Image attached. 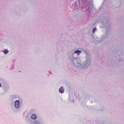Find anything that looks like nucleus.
<instances>
[{
	"label": "nucleus",
	"instance_id": "obj_1",
	"mask_svg": "<svg viewBox=\"0 0 124 124\" xmlns=\"http://www.w3.org/2000/svg\"><path fill=\"white\" fill-rule=\"evenodd\" d=\"M72 63L78 69H87L90 66L91 62L86 60L83 62L82 59L78 57L75 58V61H73Z\"/></svg>",
	"mask_w": 124,
	"mask_h": 124
},
{
	"label": "nucleus",
	"instance_id": "obj_2",
	"mask_svg": "<svg viewBox=\"0 0 124 124\" xmlns=\"http://www.w3.org/2000/svg\"><path fill=\"white\" fill-rule=\"evenodd\" d=\"M89 39L92 42L95 43L102 42L100 38L96 36H94L93 34L90 35Z\"/></svg>",
	"mask_w": 124,
	"mask_h": 124
},
{
	"label": "nucleus",
	"instance_id": "obj_5",
	"mask_svg": "<svg viewBox=\"0 0 124 124\" xmlns=\"http://www.w3.org/2000/svg\"><path fill=\"white\" fill-rule=\"evenodd\" d=\"M104 26L106 29H108V28L110 26V25L109 24L108 20H106V19L104 18L103 19V21L102 22Z\"/></svg>",
	"mask_w": 124,
	"mask_h": 124
},
{
	"label": "nucleus",
	"instance_id": "obj_20",
	"mask_svg": "<svg viewBox=\"0 0 124 124\" xmlns=\"http://www.w3.org/2000/svg\"><path fill=\"white\" fill-rule=\"evenodd\" d=\"M13 68V67H12V66H11V70Z\"/></svg>",
	"mask_w": 124,
	"mask_h": 124
},
{
	"label": "nucleus",
	"instance_id": "obj_4",
	"mask_svg": "<svg viewBox=\"0 0 124 124\" xmlns=\"http://www.w3.org/2000/svg\"><path fill=\"white\" fill-rule=\"evenodd\" d=\"M110 33L109 32L107 31L102 35L100 36L102 42L104 41H106L107 39H108L109 37Z\"/></svg>",
	"mask_w": 124,
	"mask_h": 124
},
{
	"label": "nucleus",
	"instance_id": "obj_8",
	"mask_svg": "<svg viewBox=\"0 0 124 124\" xmlns=\"http://www.w3.org/2000/svg\"><path fill=\"white\" fill-rule=\"evenodd\" d=\"M104 108L102 105H100L99 107V108H97V109H94L93 108L92 109V110L94 112H96V111H99L101 112L104 110Z\"/></svg>",
	"mask_w": 124,
	"mask_h": 124
},
{
	"label": "nucleus",
	"instance_id": "obj_14",
	"mask_svg": "<svg viewBox=\"0 0 124 124\" xmlns=\"http://www.w3.org/2000/svg\"><path fill=\"white\" fill-rule=\"evenodd\" d=\"M97 30V28L96 27L93 28L92 29V33L93 34V33H94Z\"/></svg>",
	"mask_w": 124,
	"mask_h": 124
},
{
	"label": "nucleus",
	"instance_id": "obj_3",
	"mask_svg": "<svg viewBox=\"0 0 124 124\" xmlns=\"http://www.w3.org/2000/svg\"><path fill=\"white\" fill-rule=\"evenodd\" d=\"M74 54L73 50L69 51L68 53L69 58L71 63H72L73 61H75V60L76 57H74Z\"/></svg>",
	"mask_w": 124,
	"mask_h": 124
},
{
	"label": "nucleus",
	"instance_id": "obj_22",
	"mask_svg": "<svg viewBox=\"0 0 124 124\" xmlns=\"http://www.w3.org/2000/svg\"><path fill=\"white\" fill-rule=\"evenodd\" d=\"M2 86V85L0 83V87H1Z\"/></svg>",
	"mask_w": 124,
	"mask_h": 124
},
{
	"label": "nucleus",
	"instance_id": "obj_15",
	"mask_svg": "<svg viewBox=\"0 0 124 124\" xmlns=\"http://www.w3.org/2000/svg\"><path fill=\"white\" fill-rule=\"evenodd\" d=\"M94 9V8L93 7V6L92 5H91V6H90L88 8V10H93V9Z\"/></svg>",
	"mask_w": 124,
	"mask_h": 124
},
{
	"label": "nucleus",
	"instance_id": "obj_10",
	"mask_svg": "<svg viewBox=\"0 0 124 124\" xmlns=\"http://www.w3.org/2000/svg\"><path fill=\"white\" fill-rule=\"evenodd\" d=\"M69 100H66V101H64V102L66 103H71L72 101V98L71 97L69 96Z\"/></svg>",
	"mask_w": 124,
	"mask_h": 124
},
{
	"label": "nucleus",
	"instance_id": "obj_12",
	"mask_svg": "<svg viewBox=\"0 0 124 124\" xmlns=\"http://www.w3.org/2000/svg\"><path fill=\"white\" fill-rule=\"evenodd\" d=\"M37 118L36 115L34 114H32L31 116V118L33 119H35Z\"/></svg>",
	"mask_w": 124,
	"mask_h": 124
},
{
	"label": "nucleus",
	"instance_id": "obj_18",
	"mask_svg": "<svg viewBox=\"0 0 124 124\" xmlns=\"http://www.w3.org/2000/svg\"><path fill=\"white\" fill-rule=\"evenodd\" d=\"M80 49L81 50V51H82V52H84V50H85V49H83V48H81Z\"/></svg>",
	"mask_w": 124,
	"mask_h": 124
},
{
	"label": "nucleus",
	"instance_id": "obj_6",
	"mask_svg": "<svg viewBox=\"0 0 124 124\" xmlns=\"http://www.w3.org/2000/svg\"><path fill=\"white\" fill-rule=\"evenodd\" d=\"M84 53L86 54L85 56V60H88L89 61L91 62V57L89 55V53L88 51H87L86 50H83Z\"/></svg>",
	"mask_w": 124,
	"mask_h": 124
},
{
	"label": "nucleus",
	"instance_id": "obj_21",
	"mask_svg": "<svg viewBox=\"0 0 124 124\" xmlns=\"http://www.w3.org/2000/svg\"><path fill=\"white\" fill-rule=\"evenodd\" d=\"M48 72L50 74H52L51 72V71H49Z\"/></svg>",
	"mask_w": 124,
	"mask_h": 124
},
{
	"label": "nucleus",
	"instance_id": "obj_13",
	"mask_svg": "<svg viewBox=\"0 0 124 124\" xmlns=\"http://www.w3.org/2000/svg\"><path fill=\"white\" fill-rule=\"evenodd\" d=\"M32 124H43L42 123L38 121H35L32 123Z\"/></svg>",
	"mask_w": 124,
	"mask_h": 124
},
{
	"label": "nucleus",
	"instance_id": "obj_19",
	"mask_svg": "<svg viewBox=\"0 0 124 124\" xmlns=\"http://www.w3.org/2000/svg\"><path fill=\"white\" fill-rule=\"evenodd\" d=\"M64 90L63 89V88L62 87V93L64 92Z\"/></svg>",
	"mask_w": 124,
	"mask_h": 124
},
{
	"label": "nucleus",
	"instance_id": "obj_7",
	"mask_svg": "<svg viewBox=\"0 0 124 124\" xmlns=\"http://www.w3.org/2000/svg\"><path fill=\"white\" fill-rule=\"evenodd\" d=\"M82 98L84 101H85L88 100H92L93 98L91 95L86 94L83 95Z\"/></svg>",
	"mask_w": 124,
	"mask_h": 124
},
{
	"label": "nucleus",
	"instance_id": "obj_16",
	"mask_svg": "<svg viewBox=\"0 0 124 124\" xmlns=\"http://www.w3.org/2000/svg\"><path fill=\"white\" fill-rule=\"evenodd\" d=\"M9 51L7 49H4L3 52H4L5 54H7L8 52Z\"/></svg>",
	"mask_w": 124,
	"mask_h": 124
},
{
	"label": "nucleus",
	"instance_id": "obj_9",
	"mask_svg": "<svg viewBox=\"0 0 124 124\" xmlns=\"http://www.w3.org/2000/svg\"><path fill=\"white\" fill-rule=\"evenodd\" d=\"M15 107L16 108H18L20 106V102L18 100L16 101L14 103Z\"/></svg>",
	"mask_w": 124,
	"mask_h": 124
},
{
	"label": "nucleus",
	"instance_id": "obj_17",
	"mask_svg": "<svg viewBox=\"0 0 124 124\" xmlns=\"http://www.w3.org/2000/svg\"><path fill=\"white\" fill-rule=\"evenodd\" d=\"M59 91L60 93H62V87H61L59 89Z\"/></svg>",
	"mask_w": 124,
	"mask_h": 124
},
{
	"label": "nucleus",
	"instance_id": "obj_11",
	"mask_svg": "<svg viewBox=\"0 0 124 124\" xmlns=\"http://www.w3.org/2000/svg\"><path fill=\"white\" fill-rule=\"evenodd\" d=\"M82 52V51L79 50H77L75 51H74V54L75 53L77 54L78 56Z\"/></svg>",
	"mask_w": 124,
	"mask_h": 124
}]
</instances>
